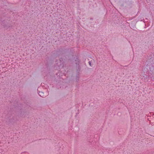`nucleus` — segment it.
Here are the masks:
<instances>
[{
	"instance_id": "1",
	"label": "nucleus",
	"mask_w": 154,
	"mask_h": 154,
	"mask_svg": "<svg viewBox=\"0 0 154 154\" xmlns=\"http://www.w3.org/2000/svg\"><path fill=\"white\" fill-rule=\"evenodd\" d=\"M89 64L90 65H91V63H90V62H89Z\"/></svg>"
}]
</instances>
